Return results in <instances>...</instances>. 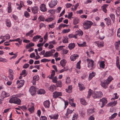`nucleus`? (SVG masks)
Returning a JSON list of instances; mask_svg holds the SVG:
<instances>
[{"label":"nucleus","mask_w":120,"mask_h":120,"mask_svg":"<svg viewBox=\"0 0 120 120\" xmlns=\"http://www.w3.org/2000/svg\"><path fill=\"white\" fill-rule=\"evenodd\" d=\"M27 74L26 73V70L24 69L22 71V73L20 74V75H25L24 76H26Z\"/></svg>","instance_id":"nucleus-57"},{"label":"nucleus","mask_w":120,"mask_h":120,"mask_svg":"<svg viewBox=\"0 0 120 120\" xmlns=\"http://www.w3.org/2000/svg\"><path fill=\"white\" fill-rule=\"evenodd\" d=\"M117 103V101H114L113 102H109L108 104V105L109 106H113L116 105Z\"/></svg>","instance_id":"nucleus-21"},{"label":"nucleus","mask_w":120,"mask_h":120,"mask_svg":"<svg viewBox=\"0 0 120 120\" xmlns=\"http://www.w3.org/2000/svg\"><path fill=\"white\" fill-rule=\"evenodd\" d=\"M20 5L17 8L18 9L20 10L21 9V8L22 7V5H23V2L22 1H20Z\"/></svg>","instance_id":"nucleus-46"},{"label":"nucleus","mask_w":120,"mask_h":120,"mask_svg":"<svg viewBox=\"0 0 120 120\" xmlns=\"http://www.w3.org/2000/svg\"><path fill=\"white\" fill-rule=\"evenodd\" d=\"M39 77L38 75H35L33 77V80L35 81H38L39 79Z\"/></svg>","instance_id":"nucleus-41"},{"label":"nucleus","mask_w":120,"mask_h":120,"mask_svg":"<svg viewBox=\"0 0 120 120\" xmlns=\"http://www.w3.org/2000/svg\"><path fill=\"white\" fill-rule=\"evenodd\" d=\"M68 26L67 25L65 24H61L59 26V28L60 29L62 27H67Z\"/></svg>","instance_id":"nucleus-56"},{"label":"nucleus","mask_w":120,"mask_h":120,"mask_svg":"<svg viewBox=\"0 0 120 120\" xmlns=\"http://www.w3.org/2000/svg\"><path fill=\"white\" fill-rule=\"evenodd\" d=\"M50 60H48L47 59L45 58L41 59V61L42 62H49L50 61Z\"/></svg>","instance_id":"nucleus-48"},{"label":"nucleus","mask_w":120,"mask_h":120,"mask_svg":"<svg viewBox=\"0 0 120 120\" xmlns=\"http://www.w3.org/2000/svg\"><path fill=\"white\" fill-rule=\"evenodd\" d=\"M120 44V41H118L116 42L114 44L115 46V48L117 50H119V47Z\"/></svg>","instance_id":"nucleus-23"},{"label":"nucleus","mask_w":120,"mask_h":120,"mask_svg":"<svg viewBox=\"0 0 120 120\" xmlns=\"http://www.w3.org/2000/svg\"><path fill=\"white\" fill-rule=\"evenodd\" d=\"M104 20L107 21L106 23L108 26H111V20L109 18H106L104 19Z\"/></svg>","instance_id":"nucleus-15"},{"label":"nucleus","mask_w":120,"mask_h":120,"mask_svg":"<svg viewBox=\"0 0 120 120\" xmlns=\"http://www.w3.org/2000/svg\"><path fill=\"white\" fill-rule=\"evenodd\" d=\"M57 0H52L49 4V6L51 8H52L57 4Z\"/></svg>","instance_id":"nucleus-9"},{"label":"nucleus","mask_w":120,"mask_h":120,"mask_svg":"<svg viewBox=\"0 0 120 120\" xmlns=\"http://www.w3.org/2000/svg\"><path fill=\"white\" fill-rule=\"evenodd\" d=\"M93 24V23L90 21H87L84 22L83 24L84 29L87 30L90 28Z\"/></svg>","instance_id":"nucleus-5"},{"label":"nucleus","mask_w":120,"mask_h":120,"mask_svg":"<svg viewBox=\"0 0 120 120\" xmlns=\"http://www.w3.org/2000/svg\"><path fill=\"white\" fill-rule=\"evenodd\" d=\"M24 81L23 80H21L20 81H18L16 82V83L18 85L17 88H19L22 87L24 84Z\"/></svg>","instance_id":"nucleus-8"},{"label":"nucleus","mask_w":120,"mask_h":120,"mask_svg":"<svg viewBox=\"0 0 120 120\" xmlns=\"http://www.w3.org/2000/svg\"><path fill=\"white\" fill-rule=\"evenodd\" d=\"M95 73L93 72H92L91 73H90L89 76V80L91 79L93 77L95 76Z\"/></svg>","instance_id":"nucleus-27"},{"label":"nucleus","mask_w":120,"mask_h":120,"mask_svg":"<svg viewBox=\"0 0 120 120\" xmlns=\"http://www.w3.org/2000/svg\"><path fill=\"white\" fill-rule=\"evenodd\" d=\"M9 75H13L14 72L13 71L10 69H9Z\"/></svg>","instance_id":"nucleus-62"},{"label":"nucleus","mask_w":120,"mask_h":120,"mask_svg":"<svg viewBox=\"0 0 120 120\" xmlns=\"http://www.w3.org/2000/svg\"><path fill=\"white\" fill-rule=\"evenodd\" d=\"M6 24L8 27H10L11 26L10 20L8 19H7L6 21Z\"/></svg>","instance_id":"nucleus-31"},{"label":"nucleus","mask_w":120,"mask_h":120,"mask_svg":"<svg viewBox=\"0 0 120 120\" xmlns=\"http://www.w3.org/2000/svg\"><path fill=\"white\" fill-rule=\"evenodd\" d=\"M8 77L10 80H12L14 79L13 75H9Z\"/></svg>","instance_id":"nucleus-63"},{"label":"nucleus","mask_w":120,"mask_h":120,"mask_svg":"<svg viewBox=\"0 0 120 120\" xmlns=\"http://www.w3.org/2000/svg\"><path fill=\"white\" fill-rule=\"evenodd\" d=\"M4 37H3L4 39H9L10 37L9 35V34H6L5 36H4Z\"/></svg>","instance_id":"nucleus-53"},{"label":"nucleus","mask_w":120,"mask_h":120,"mask_svg":"<svg viewBox=\"0 0 120 120\" xmlns=\"http://www.w3.org/2000/svg\"><path fill=\"white\" fill-rule=\"evenodd\" d=\"M66 62V61L64 59L61 61L60 64L62 67H64L65 65Z\"/></svg>","instance_id":"nucleus-24"},{"label":"nucleus","mask_w":120,"mask_h":120,"mask_svg":"<svg viewBox=\"0 0 120 120\" xmlns=\"http://www.w3.org/2000/svg\"><path fill=\"white\" fill-rule=\"evenodd\" d=\"M31 10L33 13L34 14H37L38 12V7L35 6L32 7Z\"/></svg>","instance_id":"nucleus-13"},{"label":"nucleus","mask_w":120,"mask_h":120,"mask_svg":"<svg viewBox=\"0 0 120 120\" xmlns=\"http://www.w3.org/2000/svg\"><path fill=\"white\" fill-rule=\"evenodd\" d=\"M29 91L31 95H33L35 94L36 90L35 87L32 86L30 88Z\"/></svg>","instance_id":"nucleus-10"},{"label":"nucleus","mask_w":120,"mask_h":120,"mask_svg":"<svg viewBox=\"0 0 120 120\" xmlns=\"http://www.w3.org/2000/svg\"><path fill=\"white\" fill-rule=\"evenodd\" d=\"M63 42L64 43H66L68 42V38L66 37H65L64 38V39L63 40Z\"/></svg>","instance_id":"nucleus-42"},{"label":"nucleus","mask_w":120,"mask_h":120,"mask_svg":"<svg viewBox=\"0 0 120 120\" xmlns=\"http://www.w3.org/2000/svg\"><path fill=\"white\" fill-rule=\"evenodd\" d=\"M88 63V67L89 68H91V69L94 65V61L91 59L87 58L86 60Z\"/></svg>","instance_id":"nucleus-6"},{"label":"nucleus","mask_w":120,"mask_h":120,"mask_svg":"<svg viewBox=\"0 0 120 120\" xmlns=\"http://www.w3.org/2000/svg\"><path fill=\"white\" fill-rule=\"evenodd\" d=\"M113 79L112 77L109 76L106 80H104L101 81V85L104 88L106 89L108 87V85Z\"/></svg>","instance_id":"nucleus-1"},{"label":"nucleus","mask_w":120,"mask_h":120,"mask_svg":"<svg viewBox=\"0 0 120 120\" xmlns=\"http://www.w3.org/2000/svg\"><path fill=\"white\" fill-rule=\"evenodd\" d=\"M92 91L90 89L89 91L88 94V95L87 97L89 98L90 96L92 94Z\"/></svg>","instance_id":"nucleus-58"},{"label":"nucleus","mask_w":120,"mask_h":120,"mask_svg":"<svg viewBox=\"0 0 120 120\" xmlns=\"http://www.w3.org/2000/svg\"><path fill=\"white\" fill-rule=\"evenodd\" d=\"M11 3L10 2H9L8 3V12L9 13H11L12 11V9L11 7Z\"/></svg>","instance_id":"nucleus-30"},{"label":"nucleus","mask_w":120,"mask_h":120,"mask_svg":"<svg viewBox=\"0 0 120 120\" xmlns=\"http://www.w3.org/2000/svg\"><path fill=\"white\" fill-rule=\"evenodd\" d=\"M78 44L79 47H82L83 46H86V43L85 42H84L82 44L78 43Z\"/></svg>","instance_id":"nucleus-51"},{"label":"nucleus","mask_w":120,"mask_h":120,"mask_svg":"<svg viewBox=\"0 0 120 120\" xmlns=\"http://www.w3.org/2000/svg\"><path fill=\"white\" fill-rule=\"evenodd\" d=\"M92 95L94 98H100L102 96L103 94L101 92H96L93 93Z\"/></svg>","instance_id":"nucleus-3"},{"label":"nucleus","mask_w":120,"mask_h":120,"mask_svg":"<svg viewBox=\"0 0 120 120\" xmlns=\"http://www.w3.org/2000/svg\"><path fill=\"white\" fill-rule=\"evenodd\" d=\"M110 17L113 21L114 22L115 19V16L113 14H112L110 15Z\"/></svg>","instance_id":"nucleus-52"},{"label":"nucleus","mask_w":120,"mask_h":120,"mask_svg":"<svg viewBox=\"0 0 120 120\" xmlns=\"http://www.w3.org/2000/svg\"><path fill=\"white\" fill-rule=\"evenodd\" d=\"M105 62L104 61H101L99 63L100 67L101 68H105Z\"/></svg>","instance_id":"nucleus-34"},{"label":"nucleus","mask_w":120,"mask_h":120,"mask_svg":"<svg viewBox=\"0 0 120 120\" xmlns=\"http://www.w3.org/2000/svg\"><path fill=\"white\" fill-rule=\"evenodd\" d=\"M54 20V19L52 17H49L45 19V21L48 22Z\"/></svg>","instance_id":"nucleus-50"},{"label":"nucleus","mask_w":120,"mask_h":120,"mask_svg":"<svg viewBox=\"0 0 120 120\" xmlns=\"http://www.w3.org/2000/svg\"><path fill=\"white\" fill-rule=\"evenodd\" d=\"M0 60L1 62H7L8 61V60L5 58H2L1 57H0Z\"/></svg>","instance_id":"nucleus-45"},{"label":"nucleus","mask_w":120,"mask_h":120,"mask_svg":"<svg viewBox=\"0 0 120 120\" xmlns=\"http://www.w3.org/2000/svg\"><path fill=\"white\" fill-rule=\"evenodd\" d=\"M34 44L32 42L30 43L28 45H26V48L27 49L33 46H34Z\"/></svg>","instance_id":"nucleus-37"},{"label":"nucleus","mask_w":120,"mask_h":120,"mask_svg":"<svg viewBox=\"0 0 120 120\" xmlns=\"http://www.w3.org/2000/svg\"><path fill=\"white\" fill-rule=\"evenodd\" d=\"M70 31V30L69 29H64L62 31V32L63 33H66L69 32Z\"/></svg>","instance_id":"nucleus-54"},{"label":"nucleus","mask_w":120,"mask_h":120,"mask_svg":"<svg viewBox=\"0 0 120 120\" xmlns=\"http://www.w3.org/2000/svg\"><path fill=\"white\" fill-rule=\"evenodd\" d=\"M50 104V102L49 100L44 101L43 103V105L46 108H49Z\"/></svg>","instance_id":"nucleus-12"},{"label":"nucleus","mask_w":120,"mask_h":120,"mask_svg":"<svg viewBox=\"0 0 120 120\" xmlns=\"http://www.w3.org/2000/svg\"><path fill=\"white\" fill-rule=\"evenodd\" d=\"M62 95V93L61 92L55 91L53 93V96L54 98H56L59 96Z\"/></svg>","instance_id":"nucleus-7"},{"label":"nucleus","mask_w":120,"mask_h":120,"mask_svg":"<svg viewBox=\"0 0 120 120\" xmlns=\"http://www.w3.org/2000/svg\"><path fill=\"white\" fill-rule=\"evenodd\" d=\"M100 102H101L102 105V106H101V107H102L104 105H105L107 102V100L105 98H103L100 99Z\"/></svg>","instance_id":"nucleus-18"},{"label":"nucleus","mask_w":120,"mask_h":120,"mask_svg":"<svg viewBox=\"0 0 120 120\" xmlns=\"http://www.w3.org/2000/svg\"><path fill=\"white\" fill-rule=\"evenodd\" d=\"M9 102L11 103L19 104L21 102V100L20 99L16 97L12 98L9 100Z\"/></svg>","instance_id":"nucleus-2"},{"label":"nucleus","mask_w":120,"mask_h":120,"mask_svg":"<svg viewBox=\"0 0 120 120\" xmlns=\"http://www.w3.org/2000/svg\"><path fill=\"white\" fill-rule=\"evenodd\" d=\"M79 22V19L77 18H75L74 20L73 24L75 25L78 23Z\"/></svg>","instance_id":"nucleus-36"},{"label":"nucleus","mask_w":120,"mask_h":120,"mask_svg":"<svg viewBox=\"0 0 120 120\" xmlns=\"http://www.w3.org/2000/svg\"><path fill=\"white\" fill-rule=\"evenodd\" d=\"M79 56L76 54L70 56L71 60V61H74L77 58L79 57Z\"/></svg>","instance_id":"nucleus-11"},{"label":"nucleus","mask_w":120,"mask_h":120,"mask_svg":"<svg viewBox=\"0 0 120 120\" xmlns=\"http://www.w3.org/2000/svg\"><path fill=\"white\" fill-rule=\"evenodd\" d=\"M80 62L81 61L80 60L76 64V68H78L79 69H80L81 68L80 65Z\"/></svg>","instance_id":"nucleus-49"},{"label":"nucleus","mask_w":120,"mask_h":120,"mask_svg":"<svg viewBox=\"0 0 120 120\" xmlns=\"http://www.w3.org/2000/svg\"><path fill=\"white\" fill-rule=\"evenodd\" d=\"M72 89V86L70 85L68 88V89H66V90L67 92L68 93H71V90Z\"/></svg>","instance_id":"nucleus-33"},{"label":"nucleus","mask_w":120,"mask_h":120,"mask_svg":"<svg viewBox=\"0 0 120 120\" xmlns=\"http://www.w3.org/2000/svg\"><path fill=\"white\" fill-rule=\"evenodd\" d=\"M55 51V50L52 49L50 51H48L45 52V53L44 55V57H47L52 56L53 55V53H54Z\"/></svg>","instance_id":"nucleus-4"},{"label":"nucleus","mask_w":120,"mask_h":120,"mask_svg":"<svg viewBox=\"0 0 120 120\" xmlns=\"http://www.w3.org/2000/svg\"><path fill=\"white\" fill-rule=\"evenodd\" d=\"M40 10L42 12H45L47 10L45 5L44 4L41 5L40 8Z\"/></svg>","instance_id":"nucleus-16"},{"label":"nucleus","mask_w":120,"mask_h":120,"mask_svg":"<svg viewBox=\"0 0 120 120\" xmlns=\"http://www.w3.org/2000/svg\"><path fill=\"white\" fill-rule=\"evenodd\" d=\"M116 65L117 67L120 69V65L119 64V57L118 56L117 57L116 61Z\"/></svg>","instance_id":"nucleus-28"},{"label":"nucleus","mask_w":120,"mask_h":120,"mask_svg":"<svg viewBox=\"0 0 120 120\" xmlns=\"http://www.w3.org/2000/svg\"><path fill=\"white\" fill-rule=\"evenodd\" d=\"M80 102L81 104L83 105H86L87 103L85 100L83 98L80 99Z\"/></svg>","instance_id":"nucleus-39"},{"label":"nucleus","mask_w":120,"mask_h":120,"mask_svg":"<svg viewBox=\"0 0 120 120\" xmlns=\"http://www.w3.org/2000/svg\"><path fill=\"white\" fill-rule=\"evenodd\" d=\"M108 4H105L101 6V8L102 10L105 13H106L107 10L106 9V8L108 6Z\"/></svg>","instance_id":"nucleus-26"},{"label":"nucleus","mask_w":120,"mask_h":120,"mask_svg":"<svg viewBox=\"0 0 120 120\" xmlns=\"http://www.w3.org/2000/svg\"><path fill=\"white\" fill-rule=\"evenodd\" d=\"M54 86H51L49 87V90L53 92L54 90Z\"/></svg>","instance_id":"nucleus-60"},{"label":"nucleus","mask_w":120,"mask_h":120,"mask_svg":"<svg viewBox=\"0 0 120 120\" xmlns=\"http://www.w3.org/2000/svg\"><path fill=\"white\" fill-rule=\"evenodd\" d=\"M94 112V109H88L87 110V114L89 115L90 114L93 113Z\"/></svg>","instance_id":"nucleus-38"},{"label":"nucleus","mask_w":120,"mask_h":120,"mask_svg":"<svg viewBox=\"0 0 120 120\" xmlns=\"http://www.w3.org/2000/svg\"><path fill=\"white\" fill-rule=\"evenodd\" d=\"M79 86V89L80 91H82L85 89V87L84 85L82 84H78Z\"/></svg>","instance_id":"nucleus-29"},{"label":"nucleus","mask_w":120,"mask_h":120,"mask_svg":"<svg viewBox=\"0 0 120 120\" xmlns=\"http://www.w3.org/2000/svg\"><path fill=\"white\" fill-rule=\"evenodd\" d=\"M79 5V3H78L75 6L73 5L72 6V8H71L72 10L74 11H75L77 9V7Z\"/></svg>","instance_id":"nucleus-35"},{"label":"nucleus","mask_w":120,"mask_h":120,"mask_svg":"<svg viewBox=\"0 0 120 120\" xmlns=\"http://www.w3.org/2000/svg\"><path fill=\"white\" fill-rule=\"evenodd\" d=\"M47 117L45 116H41L40 118V120H46Z\"/></svg>","instance_id":"nucleus-64"},{"label":"nucleus","mask_w":120,"mask_h":120,"mask_svg":"<svg viewBox=\"0 0 120 120\" xmlns=\"http://www.w3.org/2000/svg\"><path fill=\"white\" fill-rule=\"evenodd\" d=\"M45 93V91L43 89H41L39 90L38 91V93L39 94H44Z\"/></svg>","instance_id":"nucleus-32"},{"label":"nucleus","mask_w":120,"mask_h":120,"mask_svg":"<svg viewBox=\"0 0 120 120\" xmlns=\"http://www.w3.org/2000/svg\"><path fill=\"white\" fill-rule=\"evenodd\" d=\"M29 111L32 113L33 112L34 110V106H32L31 108L29 109Z\"/></svg>","instance_id":"nucleus-55"},{"label":"nucleus","mask_w":120,"mask_h":120,"mask_svg":"<svg viewBox=\"0 0 120 120\" xmlns=\"http://www.w3.org/2000/svg\"><path fill=\"white\" fill-rule=\"evenodd\" d=\"M70 82V78L69 77H67L66 79V84H68Z\"/></svg>","instance_id":"nucleus-59"},{"label":"nucleus","mask_w":120,"mask_h":120,"mask_svg":"<svg viewBox=\"0 0 120 120\" xmlns=\"http://www.w3.org/2000/svg\"><path fill=\"white\" fill-rule=\"evenodd\" d=\"M58 114H56L49 115V117L51 119H52L54 120H57L58 119Z\"/></svg>","instance_id":"nucleus-17"},{"label":"nucleus","mask_w":120,"mask_h":120,"mask_svg":"<svg viewBox=\"0 0 120 120\" xmlns=\"http://www.w3.org/2000/svg\"><path fill=\"white\" fill-rule=\"evenodd\" d=\"M75 46V43H71L69 44L68 47L70 50H71L73 49Z\"/></svg>","instance_id":"nucleus-20"},{"label":"nucleus","mask_w":120,"mask_h":120,"mask_svg":"<svg viewBox=\"0 0 120 120\" xmlns=\"http://www.w3.org/2000/svg\"><path fill=\"white\" fill-rule=\"evenodd\" d=\"M117 115V114L116 113H114L111 116L109 117V119H112L115 118Z\"/></svg>","instance_id":"nucleus-47"},{"label":"nucleus","mask_w":120,"mask_h":120,"mask_svg":"<svg viewBox=\"0 0 120 120\" xmlns=\"http://www.w3.org/2000/svg\"><path fill=\"white\" fill-rule=\"evenodd\" d=\"M55 73V72L54 70L52 71V73L51 74V75L50 77H49V78L50 79H52Z\"/></svg>","instance_id":"nucleus-43"},{"label":"nucleus","mask_w":120,"mask_h":120,"mask_svg":"<svg viewBox=\"0 0 120 120\" xmlns=\"http://www.w3.org/2000/svg\"><path fill=\"white\" fill-rule=\"evenodd\" d=\"M56 85L57 87H61L62 86V84L61 81L59 80L56 83Z\"/></svg>","instance_id":"nucleus-40"},{"label":"nucleus","mask_w":120,"mask_h":120,"mask_svg":"<svg viewBox=\"0 0 120 120\" xmlns=\"http://www.w3.org/2000/svg\"><path fill=\"white\" fill-rule=\"evenodd\" d=\"M25 16L27 18H29L30 16L29 13L27 11H25L24 13Z\"/></svg>","instance_id":"nucleus-44"},{"label":"nucleus","mask_w":120,"mask_h":120,"mask_svg":"<svg viewBox=\"0 0 120 120\" xmlns=\"http://www.w3.org/2000/svg\"><path fill=\"white\" fill-rule=\"evenodd\" d=\"M10 94L9 93H6L5 91H3L1 94V96L4 99V98L9 97Z\"/></svg>","instance_id":"nucleus-14"},{"label":"nucleus","mask_w":120,"mask_h":120,"mask_svg":"<svg viewBox=\"0 0 120 120\" xmlns=\"http://www.w3.org/2000/svg\"><path fill=\"white\" fill-rule=\"evenodd\" d=\"M99 36L100 39L101 40L105 38L103 33H102V34L101 35H99Z\"/></svg>","instance_id":"nucleus-61"},{"label":"nucleus","mask_w":120,"mask_h":120,"mask_svg":"<svg viewBox=\"0 0 120 120\" xmlns=\"http://www.w3.org/2000/svg\"><path fill=\"white\" fill-rule=\"evenodd\" d=\"M75 34L77 35V36H81L83 34V32L82 31L79 30L75 32Z\"/></svg>","instance_id":"nucleus-19"},{"label":"nucleus","mask_w":120,"mask_h":120,"mask_svg":"<svg viewBox=\"0 0 120 120\" xmlns=\"http://www.w3.org/2000/svg\"><path fill=\"white\" fill-rule=\"evenodd\" d=\"M41 37V36L40 35H37L33 37V41L34 42H35L37 41L38 39L40 38Z\"/></svg>","instance_id":"nucleus-25"},{"label":"nucleus","mask_w":120,"mask_h":120,"mask_svg":"<svg viewBox=\"0 0 120 120\" xmlns=\"http://www.w3.org/2000/svg\"><path fill=\"white\" fill-rule=\"evenodd\" d=\"M95 43L99 47H103V42L102 41L101 42H100L99 41H97L95 42Z\"/></svg>","instance_id":"nucleus-22"}]
</instances>
